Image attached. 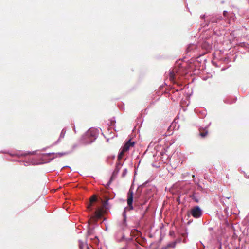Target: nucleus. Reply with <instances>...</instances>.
Listing matches in <instances>:
<instances>
[{"label": "nucleus", "instance_id": "f257e3e1", "mask_svg": "<svg viewBox=\"0 0 249 249\" xmlns=\"http://www.w3.org/2000/svg\"><path fill=\"white\" fill-rule=\"evenodd\" d=\"M99 134V131L95 128H90L81 138V142L84 144L87 145L93 142L97 138Z\"/></svg>", "mask_w": 249, "mask_h": 249}, {"label": "nucleus", "instance_id": "f03ea898", "mask_svg": "<svg viewBox=\"0 0 249 249\" xmlns=\"http://www.w3.org/2000/svg\"><path fill=\"white\" fill-rule=\"evenodd\" d=\"M202 210L198 206L193 207L190 210V214L195 218H198L202 215Z\"/></svg>", "mask_w": 249, "mask_h": 249}, {"label": "nucleus", "instance_id": "7ed1b4c3", "mask_svg": "<svg viewBox=\"0 0 249 249\" xmlns=\"http://www.w3.org/2000/svg\"><path fill=\"white\" fill-rule=\"evenodd\" d=\"M223 19L222 17L221 16L219 15H213L210 18L209 20H205L204 23L203 24H201V25L203 27L208 26L210 23H216L218 21H220Z\"/></svg>", "mask_w": 249, "mask_h": 249}, {"label": "nucleus", "instance_id": "20e7f679", "mask_svg": "<svg viewBox=\"0 0 249 249\" xmlns=\"http://www.w3.org/2000/svg\"><path fill=\"white\" fill-rule=\"evenodd\" d=\"M123 163H121L120 162H118V163H116L115 168L113 172L112 173V176H111L109 180L108 181V182H107V186H109L110 184H111L112 181L116 177L118 173H119V172L120 171V168L123 166Z\"/></svg>", "mask_w": 249, "mask_h": 249}, {"label": "nucleus", "instance_id": "39448f33", "mask_svg": "<svg viewBox=\"0 0 249 249\" xmlns=\"http://www.w3.org/2000/svg\"><path fill=\"white\" fill-rule=\"evenodd\" d=\"M127 204L129 207V209L130 210H133L134 209L133 206V193L130 188L127 194Z\"/></svg>", "mask_w": 249, "mask_h": 249}, {"label": "nucleus", "instance_id": "423d86ee", "mask_svg": "<svg viewBox=\"0 0 249 249\" xmlns=\"http://www.w3.org/2000/svg\"><path fill=\"white\" fill-rule=\"evenodd\" d=\"M197 52V46L195 44H190L186 48L187 53H190L189 55H191V53L195 54Z\"/></svg>", "mask_w": 249, "mask_h": 249}, {"label": "nucleus", "instance_id": "0eeeda50", "mask_svg": "<svg viewBox=\"0 0 249 249\" xmlns=\"http://www.w3.org/2000/svg\"><path fill=\"white\" fill-rule=\"evenodd\" d=\"M202 196L199 193L196 192H193V193L190 195V197L195 202L199 203Z\"/></svg>", "mask_w": 249, "mask_h": 249}, {"label": "nucleus", "instance_id": "6e6552de", "mask_svg": "<svg viewBox=\"0 0 249 249\" xmlns=\"http://www.w3.org/2000/svg\"><path fill=\"white\" fill-rule=\"evenodd\" d=\"M135 143V142L132 141L131 139H129L121 148L124 151L126 152L129 150L130 147L134 146Z\"/></svg>", "mask_w": 249, "mask_h": 249}, {"label": "nucleus", "instance_id": "1a4fd4ad", "mask_svg": "<svg viewBox=\"0 0 249 249\" xmlns=\"http://www.w3.org/2000/svg\"><path fill=\"white\" fill-rule=\"evenodd\" d=\"M66 132V129L63 128L61 132V133H60V136H59L58 139L56 141H55L53 145H54L57 144L61 141V139L64 138Z\"/></svg>", "mask_w": 249, "mask_h": 249}, {"label": "nucleus", "instance_id": "9d476101", "mask_svg": "<svg viewBox=\"0 0 249 249\" xmlns=\"http://www.w3.org/2000/svg\"><path fill=\"white\" fill-rule=\"evenodd\" d=\"M102 216V211L100 208L97 209L94 212V217L96 220L100 219Z\"/></svg>", "mask_w": 249, "mask_h": 249}, {"label": "nucleus", "instance_id": "9b49d317", "mask_svg": "<svg viewBox=\"0 0 249 249\" xmlns=\"http://www.w3.org/2000/svg\"><path fill=\"white\" fill-rule=\"evenodd\" d=\"M230 198V196H226V197H224L223 196L221 199V202H222L224 205H225V202H226V200L227 199H229ZM226 207L225 208V211H228V206H225Z\"/></svg>", "mask_w": 249, "mask_h": 249}, {"label": "nucleus", "instance_id": "f8f14e48", "mask_svg": "<svg viewBox=\"0 0 249 249\" xmlns=\"http://www.w3.org/2000/svg\"><path fill=\"white\" fill-rule=\"evenodd\" d=\"M97 198L95 196H93L90 199V204L89 205L88 208L90 209H92L91 207L92 206V203L97 201Z\"/></svg>", "mask_w": 249, "mask_h": 249}, {"label": "nucleus", "instance_id": "ddd939ff", "mask_svg": "<svg viewBox=\"0 0 249 249\" xmlns=\"http://www.w3.org/2000/svg\"><path fill=\"white\" fill-rule=\"evenodd\" d=\"M169 79L170 81H172L173 82H175V74L173 71H171L169 72Z\"/></svg>", "mask_w": 249, "mask_h": 249}, {"label": "nucleus", "instance_id": "4468645a", "mask_svg": "<svg viewBox=\"0 0 249 249\" xmlns=\"http://www.w3.org/2000/svg\"><path fill=\"white\" fill-rule=\"evenodd\" d=\"M124 152H125L123 150L122 148H121V149L118 153V157H117V159H118V160H120L122 159Z\"/></svg>", "mask_w": 249, "mask_h": 249}, {"label": "nucleus", "instance_id": "2eb2a0df", "mask_svg": "<svg viewBox=\"0 0 249 249\" xmlns=\"http://www.w3.org/2000/svg\"><path fill=\"white\" fill-rule=\"evenodd\" d=\"M127 209V208L125 207L124 210V211H123V222L124 223H125L126 221V210Z\"/></svg>", "mask_w": 249, "mask_h": 249}, {"label": "nucleus", "instance_id": "dca6fc26", "mask_svg": "<svg viewBox=\"0 0 249 249\" xmlns=\"http://www.w3.org/2000/svg\"><path fill=\"white\" fill-rule=\"evenodd\" d=\"M68 153L69 152H59L57 153H53L52 154L53 155H56V157H57V156H59V157H61L66 154H68Z\"/></svg>", "mask_w": 249, "mask_h": 249}, {"label": "nucleus", "instance_id": "f3484780", "mask_svg": "<svg viewBox=\"0 0 249 249\" xmlns=\"http://www.w3.org/2000/svg\"><path fill=\"white\" fill-rule=\"evenodd\" d=\"M176 242L174 241V242H171V243H169V244H168L167 247L174 248L176 247Z\"/></svg>", "mask_w": 249, "mask_h": 249}, {"label": "nucleus", "instance_id": "a211bd4d", "mask_svg": "<svg viewBox=\"0 0 249 249\" xmlns=\"http://www.w3.org/2000/svg\"><path fill=\"white\" fill-rule=\"evenodd\" d=\"M127 169L126 168H125L123 170V172L122 174V177L124 178V177L127 174Z\"/></svg>", "mask_w": 249, "mask_h": 249}, {"label": "nucleus", "instance_id": "6ab92c4d", "mask_svg": "<svg viewBox=\"0 0 249 249\" xmlns=\"http://www.w3.org/2000/svg\"><path fill=\"white\" fill-rule=\"evenodd\" d=\"M208 133V131L206 130L205 132H201L200 133V135L202 137H205L207 134Z\"/></svg>", "mask_w": 249, "mask_h": 249}, {"label": "nucleus", "instance_id": "aec40b11", "mask_svg": "<svg viewBox=\"0 0 249 249\" xmlns=\"http://www.w3.org/2000/svg\"><path fill=\"white\" fill-rule=\"evenodd\" d=\"M235 99H233V101L232 102H231V101H229V99H225L224 102L225 103H227V104H231V103H234L235 102Z\"/></svg>", "mask_w": 249, "mask_h": 249}, {"label": "nucleus", "instance_id": "412c9836", "mask_svg": "<svg viewBox=\"0 0 249 249\" xmlns=\"http://www.w3.org/2000/svg\"><path fill=\"white\" fill-rule=\"evenodd\" d=\"M12 156H14V155H16V156H25L27 155L26 153H22L21 154V155H19V154H10Z\"/></svg>", "mask_w": 249, "mask_h": 249}, {"label": "nucleus", "instance_id": "4be33fe9", "mask_svg": "<svg viewBox=\"0 0 249 249\" xmlns=\"http://www.w3.org/2000/svg\"><path fill=\"white\" fill-rule=\"evenodd\" d=\"M197 185L198 186V189L200 191H201L203 189L202 187L199 184L198 182L197 183Z\"/></svg>", "mask_w": 249, "mask_h": 249}, {"label": "nucleus", "instance_id": "5701e85b", "mask_svg": "<svg viewBox=\"0 0 249 249\" xmlns=\"http://www.w3.org/2000/svg\"><path fill=\"white\" fill-rule=\"evenodd\" d=\"M92 233V230L89 229L88 231V233L89 235H90Z\"/></svg>", "mask_w": 249, "mask_h": 249}, {"label": "nucleus", "instance_id": "b1692460", "mask_svg": "<svg viewBox=\"0 0 249 249\" xmlns=\"http://www.w3.org/2000/svg\"><path fill=\"white\" fill-rule=\"evenodd\" d=\"M200 18H201V19H205V15H201Z\"/></svg>", "mask_w": 249, "mask_h": 249}, {"label": "nucleus", "instance_id": "393cba45", "mask_svg": "<svg viewBox=\"0 0 249 249\" xmlns=\"http://www.w3.org/2000/svg\"><path fill=\"white\" fill-rule=\"evenodd\" d=\"M111 122H114V123H115V122H116L115 117H113L112 118H111Z\"/></svg>", "mask_w": 249, "mask_h": 249}, {"label": "nucleus", "instance_id": "a878e982", "mask_svg": "<svg viewBox=\"0 0 249 249\" xmlns=\"http://www.w3.org/2000/svg\"><path fill=\"white\" fill-rule=\"evenodd\" d=\"M107 204H108V200L106 201L104 204V206L105 208H106V205Z\"/></svg>", "mask_w": 249, "mask_h": 249}, {"label": "nucleus", "instance_id": "bb28decb", "mask_svg": "<svg viewBox=\"0 0 249 249\" xmlns=\"http://www.w3.org/2000/svg\"><path fill=\"white\" fill-rule=\"evenodd\" d=\"M227 13H228V12H227V11L224 10V11H223V15H224V16H226V14H227Z\"/></svg>", "mask_w": 249, "mask_h": 249}, {"label": "nucleus", "instance_id": "cd10ccee", "mask_svg": "<svg viewBox=\"0 0 249 249\" xmlns=\"http://www.w3.org/2000/svg\"><path fill=\"white\" fill-rule=\"evenodd\" d=\"M163 153H164V151L163 150H162L161 152H160V155H161V156L163 155Z\"/></svg>", "mask_w": 249, "mask_h": 249}, {"label": "nucleus", "instance_id": "c85d7f7f", "mask_svg": "<svg viewBox=\"0 0 249 249\" xmlns=\"http://www.w3.org/2000/svg\"><path fill=\"white\" fill-rule=\"evenodd\" d=\"M193 181L197 184V183L198 182V181H196V180L195 179H193Z\"/></svg>", "mask_w": 249, "mask_h": 249}, {"label": "nucleus", "instance_id": "c756f323", "mask_svg": "<svg viewBox=\"0 0 249 249\" xmlns=\"http://www.w3.org/2000/svg\"><path fill=\"white\" fill-rule=\"evenodd\" d=\"M79 243H79V247L81 249H82V244H81L80 240H79Z\"/></svg>", "mask_w": 249, "mask_h": 249}, {"label": "nucleus", "instance_id": "7c9ffc66", "mask_svg": "<svg viewBox=\"0 0 249 249\" xmlns=\"http://www.w3.org/2000/svg\"><path fill=\"white\" fill-rule=\"evenodd\" d=\"M73 130H74V132L76 133V131L75 127L74 125L73 126Z\"/></svg>", "mask_w": 249, "mask_h": 249}, {"label": "nucleus", "instance_id": "2f4dec72", "mask_svg": "<svg viewBox=\"0 0 249 249\" xmlns=\"http://www.w3.org/2000/svg\"><path fill=\"white\" fill-rule=\"evenodd\" d=\"M227 60H228L227 58H226H226H225L224 61H227Z\"/></svg>", "mask_w": 249, "mask_h": 249}, {"label": "nucleus", "instance_id": "473e14b6", "mask_svg": "<svg viewBox=\"0 0 249 249\" xmlns=\"http://www.w3.org/2000/svg\"><path fill=\"white\" fill-rule=\"evenodd\" d=\"M69 166H64L63 168L68 167Z\"/></svg>", "mask_w": 249, "mask_h": 249}, {"label": "nucleus", "instance_id": "72a5a7b5", "mask_svg": "<svg viewBox=\"0 0 249 249\" xmlns=\"http://www.w3.org/2000/svg\"><path fill=\"white\" fill-rule=\"evenodd\" d=\"M114 158H115V156H113L112 157V158H113V159H114Z\"/></svg>", "mask_w": 249, "mask_h": 249}, {"label": "nucleus", "instance_id": "f704fd0d", "mask_svg": "<svg viewBox=\"0 0 249 249\" xmlns=\"http://www.w3.org/2000/svg\"><path fill=\"white\" fill-rule=\"evenodd\" d=\"M192 177H193V178H195V175H193L192 176Z\"/></svg>", "mask_w": 249, "mask_h": 249}, {"label": "nucleus", "instance_id": "c9c22d12", "mask_svg": "<svg viewBox=\"0 0 249 249\" xmlns=\"http://www.w3.org/2000/svg\"><path fill=\"white\" fill-rule=\"evenodd\" d=\"M95 238H97V240H98V239L97 238V236H95Z\"/></svg>", "mask_w": 249, "mask_h": 249}, {"label": "nucleus", "instance_id": "e433bc0d", "mask_svg": "<svg viewBox=\"0 0 249 249\" xmlns=\"http://www.w3.org/2000/svg\"><path fill=\"white\" fill-rule=\"evenodd\" d=\"M209 126H207L206 127H205V128H207Z\"/></svg>", "mask_w": 249, "mask_h": 249}, {"label": "nucleus", "instance_id": "4c0bfd02", "mask_svg": "<svg viewBox=\"0 0 249 249\" xmlns=\"http://www.w3.org/2000/svg\"><path fill=\"white\" fill-rule=\"evenodd\" d=\"M209 126H207L206 127H205V128H207Z\"/></svg>", "mask_w": 249, "mask_h": 249}, {"label": "nucleus", "instance_id": "58836bf2", "mask_svg": "<svg viewBox=\"0 0 249 249\" xmlns=\"http://www.w3.org/2000/svg\"><path fill=\"white\" fill-rule=\"evenodd\" d=\"M209 126H207L206 127H205V128H207Z\"/></svg>", "mask_w": 249, "mask_h": 249}, {"label": "nucleus", "instance_id": "ea45409f", "mask_svg": "<svg viewBox=\"0 0 249 249\" xmlns=\"http://www.w3.org/2000/svg\"><path fill=\"white\" fill-rule=\"evenodd\" d=\"M211 124V123H209L208 126H209Z\"/></svg>", "mask_w": 249, "mask_h": 249}]
</instances>
